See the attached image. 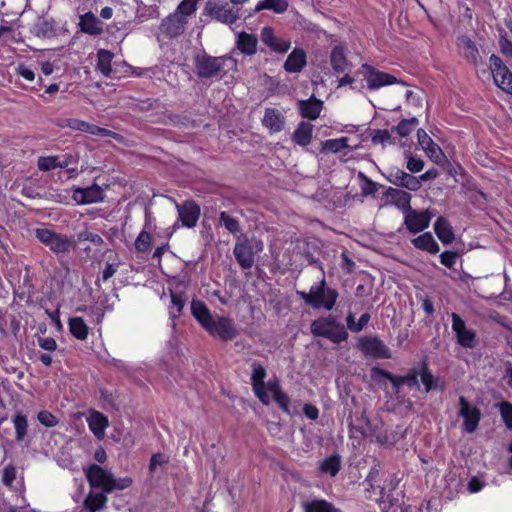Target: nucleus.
<instances>
[{"instance_id": "f257e3e1", "label": "nucleus", "mask_w": 512, "mask_h": 512, "mask_svg": "<svg viewBox=\"0 0 512 512\" xmlns=\"http://www.w3.org/2000/svg\"><path fill=\"white\" fill-rule=\"evenodd\" d=\"M371 379L378 385H382L384 380H388L392 385L394 394L398 395L403 385H407L410 389L420 390L418 378L424 387V392L429 393L432 390L443 391L444 382L435 377L426 360H422L417 366L408 370L405 375H395L385 369L372 367L370 370Z\"/></svg>"}, {"instance_id": "f03ea898", "label": "nucleus", "mask_w": 512, "mask_h": 512, "mask_svg": "<svg viewBox=\"0 0 512 512\" xmlns=\"http://www.w3.org/2000/svg\"><path fill=\"white\" fill-rule=\"evenodd\" d=\"M34 235L58 259L67 257L77 248V241L74 236L57 233L48 228H37L34 231Z\"/></svg>"}, {"instance_id": "7ed1b4c3", "label": "nucleus", "mask_w": 512, "mask_h": 512, "mask_svg": "<svg viewBox=\"0 0 512 512\" xmlns=\"http://www.w3.org/2000/svg\"><path fill=\"white\" fill-rule=\"evenodd\" d=\"M297 295L310 307L314 309L324 308L331 310L338 298V292L327 286L325 277L315 285H312L309 292L297 291Z\"/></svg>"}, {"instance_id": "20e7f679", "label": "nucleus", "mask_w": 512, "mask_h": 512, "mask_svg": "<svg viewBox=\"0 0 512 512\" xmlns=\"http://www.w3.org/2000/svg\"><path fill=\"white\" fill-rule=\"evenodd\" d=\"M195 70L200 78H212L220 72H225V67L229 69L236 66V60L231 56L213 57L206 53L195 56Z\"/></svg>"}, {"instance_id": "39448f33", "label": "nucleus", "mask_w": 512, "mask_h": 512, "mask_svg": "<svg viewBox=\"0 0 512 512\" xmlns=\"http://www.w3.org/2000/svg\"><path fill=\"white\" fill-rule=\"evenodd\" d=\"M263 247L261 240L239 235L233 248V254L239 266L248 270L255 264V257L263 251Z\"/></svg>"}, {"instance_id": "423d86ee", "label": "nucleus", "mask_w": 512, "mask_h": 512, "mask_svg": "<svg viewBox=\"0 0 512 512\" xmlns=\"http://www.w3.org/2000/svg\"><path fill=\"white\" fill-rule=\"evenodd\" d=\"M311 332L314 335L325 337L333 343H340L348 336L344 325L337 322L331 315L314 320L311 324Z\"/></svg>"}, {"instance_id": "0eeeda50", "label": "nucleus", "mask_w": 512, "mask_h": 512, "mask_svg": "<svg viewBox=\"0 0 512 512\" xmlns=\"http://www.w3.org/2000/svg\"><path fill=\"white\" fill-rule=\"evenodd\" d=\"M204 10L212 19L227 25L234 24L240 17L239 8L220 0H208Z\"/></svg>"}, {"instance_id": "6e6552de", "label": "nucleus", "mask_w": 512, "mask_h": 512, "mask_svg": "<svg viewBox=\"0 0 512 512\" xmlns=\"http://www.w3.org/2000/svg\"><path fill=\"white\" fill-rule=\"evenodd\" d=\"M85 476L92 488L101 489L102 492L110 494L113 492V474L98 464H91L85 469Z\"/></svg>"}, {"instance_id": "1a4fd4ad", "label": "nucleus", "mask_w": 512, "mask_h": 512, "mask_svg": "<svg viewBox=\"0 0 512 512\" xmlns=\"http://www.w3.org/2000/svg\"><path fill=\"white\" fill-rule=\"evenodd\" d=\"M404 216V225L412 234H417L429 227L431 219L435 213L430 209L415 210L412 207L406 211Z\"/></svg>"}, {"instance_id": "9d476101", "label": "nucleus", "mask_w": 512, "mask_h": 512, "mask_svg": "<svg viewBox=\"0 0 512 512\" xmlns=\"http://www.w3.org/2000/svg\"><path fill=\"white\" fill-rule=\"evenodd\" d=\"M266 368L257 362L252 364V375H251V385L252 390L255 396L259 399V401L263 405H268L270 403V398L267 393V383H265L266 378Z\"/></svg>"}, {"instance_id": "9b49d317", "label": "nucleus", "mask_w": 512, "mask_h": 512, "mask_svg": "<svg viewBox=\"0 0 512 512\" xmlns=\"http://www.w3.org/2000/svg\"><path fill=\"white\" fill-rule=\"evenodd\" d=\"M361 69L363 77L370 90H376L386 85L398 83L396 77L388 73L378 71L369 64H362Z\"/></svg>"}, {"instance_id": "f8f14e48", "label": "nucleus", "mask_w": 512, "mask_h": 512, "mask_svg": "<svg viewBox=\"0 0 512 512\" xmlns=\"http://www.w3.org/2000/svg\"><path fill=\"white\" fill-rule=\"evenodd\" d=\"M206 331L210 335L222 340H232L237 336V329L234 321L225 316H218L217 318L214 317Z\"/></svg>"}, {"instance_id": "ddd939ff", "label": "nucleus", "mask_w": 512, "mask_h": 512, "mask_svg": "<svg viewBox=\"0 0 512 512\" xmlns=\"http://www.w3.org/2000/svg\"><path fill=\"white\" fill-rule=\"evenodd\" d=\"M459 415L463 417V429L467 433H473L481 420V411L476 406H471L464 396L459 398Z\"/></svg>"}, {"instance_id": "4468645a", "label": "nucleus", "mask_w": 512, "mask_h": 512, "mask_svg": "<svg viewBox=\"0 0 512 512\" xmlns=\"http://www.w3.org/2000/svg\"><path fill=\"white\" fill-rule=\"evenodd\" d=\"M260 39L271 51L276 53L284 54L291 47V41L278 37L270 26H265L261 29Z\"/></svg>"}, {"instance_id": "2eb2a0df", "label": "nucleus", "mask_w": 512, "mask_h": 512, "mask_svg": "<svg viewBox=\"0 0 512 512\" xmlns=\"http://www.w3.org/2000/svg\"><path fill=\"white\" fill-rule=\"evenodd\" d=\"M386 178L395 186L404 187L410 191H417L420 189V179L399 168L390 169Z\"/></svg>"}, {"instance_id": "dca6fc26", "label": "nucleus", "mask_w": 512, "mask_h": 512, "mask_svg": "<svg viewBox=\"0 0 512 512\" xmlns=\"http://www.w3.org/2000/svg\"><path fill=\"white\" fill-rule=\"evenodd\" d=\"M452 330L455 332L457 341L466 348H473L475 333L466 327L464 320L456 313L451 314Z\"/></svg>"}, {"instance_id": "f3484780", "label": "nucleus", "mask_w": 512, "mask_h": 512, "mask_svg": "<svg viewBox=\"0 0 512 512\" xmlns=\"http://www.w3.org/2000/svg\"><path fill=\"white\" fill-rule=\"evenodd\" d=\"M186 24L187 19H184L183 15L174 12L162 21L160 30L166 36L173 38L184 32Z\"/></svg>"}, {"instance_id": "a211bd4d", "label": "nucleus", "mask_w": 512, "mask_h": 512, "mask_svg": "<svg viewBox=\"0 0 512 512\" xmlns=\"http://www.w3.org/2000/svg\"><path fill=\"white\" fill-rule=\"evenodd\" d=\"M179 220L187 228L196 226L200 217V207L193 201H186L182 205L177 204Z\"/></svg>"}, {"instance_id": "6ab92c4d", "label": "nucleus", "mask_w": 512, "mask_h": 512, "mask_svg": "<svg viewBox=\"0 0 512 512\" xmlns=\"http://www.w3.org/2000/svg\"><path fill=\"white\" fill-rule=\"evenodd\" d=\"M73 199L78 204H91L101 202L104 199L103 189L97 184L86 188H76L73 193Z\"/></svg>"}, {"instance_id": "aec40b11", "label": "nucleus", "mask_w": 512, "mask_h": 512, "mask_svg": "<svg viewBox=\"0 0 512 512\" xmlns=\"http://www.w3.org/2000/svg\"><path fill=\"white\" fill-rule=\"evenodd\" d=\"M460 55L469 63L477 65L480 60V53L474 41L468 36H459L456 42Z\"/></svg>"}, {"instance_id": "412c9836", "label": "nucleus", "mask_w": 512, "mask_h": 512, "mask_svg": "<svg viewBox=\"0 0 512 512\" xmlns=\"http://www.w3.org/2000/svg\"><path fill=\"white\" fill-rule=\"evenodd\" d=\"M267 391L272 394L274 401L284 413L292 414L290 410V397L282 390L277 378L270 379L267 382Z\"/></svg>"}, {"instance_id": "4be33fe9", "label": "nucleus", "mask_w": 512, "mask_h": 512, "mask_svg": "<svg viewBox=\"0 0 512 512\" xmlns=\"http://www.w3.org/2000/svg\"><path fill=\"white\" fill-rule=\"evenodd\" d=\"M307 64V55L302 48H294L288 55L283 68L288 73H299Z\"/></svg>"}, {"instance_id": "5701e85b", "label": "nucleus", "mask_w": 512, "mask_h": 512, "mask_svg": "<svg viewBox=\"0 0 512 512\" xmlns=\"http://www.w3.org/2000/svg\"><path fill=\"white\" fill-rule=\"evenodd\" d=\"M79 27L82 32L91 36H98L103 33L104 23L94 13L87 12L80 16Z\"/></svg>"}, {"instance_id": "b1692460", "label": "nucleus", "mask_w": 512, "mask_h": 512, "mask_svg": "<svg viewBox=\"0 0 512 512\" xmlns=\"http://www.w3.org/2000/svg\"><path fill=\"white\" fill-rule=\"evenodd\" d=\"M190 309L192 316L206 330L214 319L207 305L201 300L193 299Z\"/></svg>"}, {"instance_id": "393cba45", "label": "nucleus", "mask_w": 512, "mask_h": 512, "mask_svg": "<svg viewBox=\"0 0 512 512\" xmlns=\"http://www.w3.org/2000/svg\"><path fill=\"white\" fill-rule=\"evenodd\" d=\"M417 138L420 146L425 150L426 154L436 162L444 157L440 147L434 143L432 138L423 130H417Z\"/></svg>"}, {"instance_id": "a878e982", "label": "nucleus", "mask_w": 512, "mask_h": 512, "mask_svg": "<svg viewBox=\"0 0 512 512\" xmlns=\"http://www.w3.org/2000/svg\"><path fill=\"white\" fill-rule=\"evenodd\" d=\"M298 108L303 118L315 120L319 117L322 111L323 102L314 96H311L308 100H300L298 102Z\"/></svg>"}, {"instance_id": "bb28decb", "label": "nucleus", "mask_w": 512, "mask_h": 512, "mask_svg": "<svg viewBox=\"0 0 512 512\" xmlns=\"http://www.w3.org/2000/svg\"><path fill=\"white\" fill-rule=\"evenodd\" d=\"M235 44L242 54L252 56L257 52L258 38L255 34L242 31L237 34Z\"/></svg>"}, {"instance_id": "cd10ccee", "label": "nucleus", "mask_w": 512, "mask_h": 512, "mask_svg": "<svg viewBox=\"0 0 512 512\" xmlns=\"http://www.w3.org/2000/svg\"><path fill=\"white\" fill-rule=\"evenodd\" d=\"M385 196L403 213L411 208V194L396 188L389 187L385 192Z\"/></svg>"}, {"instance_id": "c85d7f7f", "label": "nucleus", "mask_w": 512, "mask_h": 512, "mask_svg": "<svg viewBox=\"0 0 512 512\" xmlns=\"http://www.w3.org/2000/svg\"><path fill=\"white\" fill-rule=\"evenodd\" d=\"M330 64L335 73H343L349 68V61L346 58L344 47L336 45L330 53Z\"/></svg>"}, {"instance_id": "c756f323", "label": "nucleus", "mask_w": 512, "mask_h": 512, "mask_svg": "<svg viewBox=\"0 0 512 512\" xmlns=\"http://www.w3.org/2000/svg\"><path fill=\"white\" fill-rule=\"evenodd\" d=\"M262 122L266 128H268L271 132L275 133L283 129L285 119L281 112H279L278 110L273 108H267L265 110Z\"/></svg>"}, {"instance_id": "7c9ffc66", "label": "nucleus", "mask_w": 512, "mask_h": 512, "mask_svg": "<svg viewBox=\"0 0 512 512\" xmlns=\"http://www.w3.org/2000/svg\"><path fill=\"white\" fill-rule=\"evenodd\" d=\"M434 231L443 244L448 245L454 241L453 229L446 218L442 216L437 218L434 223Z\"/></svg>"}, {"instance_id": "2f4dec72", "label": "nucleus", "mask_w": 512, "mask_h": 512, "mask_svg": "<svg viewBox=\"0 0 512 512\" xmlns=\"http://www.w3.org/2000/svg\"><path fill=\"white\" fill-rule=\"evenodd\" d=\"M411 243L415 248L426 251L430 254H436L440 250L438 243L430 232H425L418 237L413 238Z\"/></svg>"}, {"instance_id": "473e14b6", "label": "nucleus", "mask_w": 512, "mask_h": 512, "mask_svg": "<svg viewBox=\"0 0 512 512\" xmlns=\"http://www.w3.org/2000/svg\"><path fill=\"white\" fill-rule=\"evenodd\" d=\"M89 429L98 438L104 435L109 422L108 418L101 412L93 411L87 419Z\"/></svg>"}, {"instance_id": "72a5a7b5", "label": "nucleus", "mask_w": 512, "mask_h": 512, "mask_svg": "<svg viewBox=\"0 0 512 512\" xmlns=\"http://www.w3.org/2000/svg\"><path fill=\"white\" fill-rule=\"evenodd\" d=\"M106 502H107L106 493H104V492H98V493L89 492L83 502V508L86 512H98L105 506Z\"/></svg>"}, {"instance_id": "f704fd0d", "label": "nucleus", "mask_w": 512, "mask_h": 512, "mask_svg": "<svg viewBox=\"0 0 512 512\" xmlns=\"http://www.w3.org/2000/svg\"><path fill=\"white\" fill-rule=\"evenodd\" d=\"M318 469L321 474L330 475L331 477L336 476L341 469L340 455L333 454L326 457L320 462Z\"/></svg>"}, {"instance_id": "c9c22d12", "label": "nucleus", "mask_w": 512, "mask_h": 512, "mask_svg": "<svg viewBox=\"0 0 512 512\" xmlns=\"http://www.w3.org/2000/svg\"><path fill=\"white\" fill-rule=\"evenodd\" d=\"M313 125L308 122L299 123L297 129L293 133L292 139L301 146H307L312 139Z\"/></svg>"}, {"instance_id": "e433bc0d", "label": "nucleus", "mask_w": 512, "mask_h": 512, "mask_svg": "<svg viewBox=\"0 0 512 512\" xmlns=\"http://www.w3.org/2000/svg\"><path fill=\"white\" fill-rule=\"evenodd\" d=\"M304 512H342L324 499H314L303 503Z\"/></svg>"}, {"instance_id": "4c0bfd02", "label": "nucleus", "mask_w": 512, "mask_h": 512, "mask_svg": "<svg viewBox=\"0 0 512 512\" xmlns=\"http://www.w3.org/2000/svg\"><path fill=\"white\" fill-rule=\"evenodd\" d=\"M12 422L15 429V439L18 442H22L27 436L28 432V420L27 416L22 412H17L13 418Z\"/></svg>"}, {"instance_id": "58836bf2", "label": "nucleus", "mask_w": 512, "mask_h": 512, "mask_svg": "<svg viewBox=\"0 0 512 512\" xmlns=\"http://www.w3.org/2000/svg\"><path fill=\"white\" fill-rule=\"evenodd\" d=\"M33 33L39 38H52L56 35V29L53 22L39 19L33 26Z\"/></svg>"}, {"instance_id": "ea45409f", "label": "nucleus", "mask_w": 512, "mask_h": 512, "mask_svg": "<svg viewBox=\"0 0 512 512\" xmlns=\"http://www.w3.org/2000/svg\"><path fill=\"white\" fill-rule=\"evenodd\" d=\"M288 8L287 0H262L254 8V13L260 12L263 9L272 10L277 14L284 13Z\"/></svg>"}, {"instance_id": "a19ab883", "label": "nucleus", "mask_w": 512, "mask_h": 512, "mask_svg": "<svg viewBox=\"0 0 512 512\" xmlns=\"http://www.w3.org/2000/svg\"><path fill=\"white\" fill-rule=\"evenodd\" d=\"M358 348L362 352H386L382 341L377 337H362L359 339Z\"/></svg>"}, {"instance_id": "79ce46f5", "label": "nucleus", "mask_w": 512, "mask_h": 512, "mask_svg": "<svg viewBox=\"0 0 512 512\" xmlns=\"http://www.w3.org/2000/svg\"><path fill=\"white\" fill-rule=\"evenodd\" d=\"M97 69L104 75L109 76L112 68L111 62L113 59V53L106 49H101L97 53Z\"/></svg>"}, {"instance_id": "37998d69", "label": "nucleus", "mask_w": 512, "mask_h": 512, "mask_svg": "<svg viewBox=\"0 0 512 512\" xmlns=\"http://www.w3.org/2000/svg\"><path fill=\"white\" fill-rule=\"evenodd\" d=\"M219 224L223 225L226 230H228L236 238L237 236L242 235L239 221L236 218L230 216L225 211L220 212Z\"/></svg>"}, {"instance_id": "c03bdc74", "label": "nucleus", "mask_w": 512, "mask_h": 512, "mask_svg": "<svg viewBox=\"0 0 512 512\" xmlns=\"http://www.w3.org/2000/svg\"><path fill=\"white\" fill-rule=\"evenodd\" d=\"M70 332L78 339H85L88 334V326L81 317H73L69 320Z\"/></svg>"}, {"instance_id": "a18cd8bd", "label": "nucleus", "mask_w": 512, "mask_h": 512, "mask_svg": "<svg viewBox=\"0 0 512 512\" xmlns=\"http://www.w3.org/2000/svg\"><path fill=\"white\" fill-rule=\"evenodd\" d=\"M160 16L157 6H144L137 9L135 20L138 23H144L150 19H158Z\"/></svg>"}, {"instance_id": "49530a36", "label": "nucleus", "mask_w": 512, "mask_h": 512, "mask_svg": "<svg viewBox=\"0 0 512 512\" xmlns=\"http://www.w3.org/2000/svg\"><path fill=\"white\" fill-rule=\"evenodd\" d=\"M59 126L62 128H70L72 130H78L90 133L91 130V123H88L86 121L80 120V119H74V118H67L63 119L59 122Z\"/></svg>"}, {"instance_id": "de8ad7c7", "label": "nucleus", "mask_w": 512, "mask_h": 512, "mask_svg": "<svg viewBox=\"0 0 512 512\" xmlns=\"http://www.w3.org/2000/svg\"><path fill=\"white\" fill-rule=\"evenodd\" d=\"M348 147V138L341 137L338 139H329L322 143L323 152L337 153Z\"/></svg>"}, {"instance_id": "09e8293b", "label": "nucleus", "mask_w": 512, "mask_h": 512, "mask_svg": "<svg viewBox=\"0 0 512 512\" xmlns=\"http://www.w3.org/2000/svg\"><path fill=\"white\" fill-rule=\"evenodd\" d=\"M357 178L361 182V192L363 196H373L378 191L377 184L372 181L365 173L359 171Z\"/></svg>"}, {"instance_id": "8fccbe9b", "label": "nucleus", "mask_w": 512, "mask_h": 512, "mask_svg": "<svg viewBox=\"0 0 512 512\" xmlns=\"http://www.w3.org/2000/svg\"><path fill=\"white\" fill-rule=\"evenodd\" d=\"M419 121L416 117L403 119L392 131H396L401 137H407L418 125Z\"/></svg>"}, {"instance_id": "3c124183", "label": "nucleus", "mask_w": 512, "mask_h": 512, "mask_svg": "<svg viewBox=\"0 0 512 512\" xmlns=\"http://www.w3.org/2000/svg\"><path fill=\"white\" fill-rule=\"evenodd\" d=\"M75 240L77 241V244L80 242L89 241L96 247H100L104 244V240L100 235L95 234L89 230H83L78 232Z\"/></svg>"}, {"instance_id": "603ef678", "label": "nucleus", "mask_w": 512, "mask_h": 512, "mask_svg": "<svg viewBox=\"0 0 512 512\" xmlns=\"http://www.w3.org/2000/svg\"><path fill=\"white\" fill-rule=\"evenodd\" d=\"M494 81L504 92L512 95V73L509 70H505L499 76H495Z\"/></svg>"}, {"instance_id": "864d4df0", "label": "nucleus", "mask_w": 512, "mask_h": 512, "mask_svg": "<svg viewBox=\"0 0 512 512\" xmlns=\"http://www.w3.org/2000/svg\"><path fill=\"white\" fill-rule=\"evenodd\" d=\"M151 240H152V237H151L150 233H148L145 230L141 231L139 233V235L137 236L135 243H134L135 249L137 250V252H140V253L147 252L151 247Z\"/></svg>"}, {"instance_id": "5fc2aeb1", "label": "nucleus", "mask_w": 512, "mask_h": 512, "mask_svg": "<svg viewBox=\"0 0 512 512\" xmlns=\"http://www.w3.org/2000/svg\"><path fill=\"white\" fill-rule=\"evenodd\" d=\"M38 421L47 428H53L59 423L58 418L47 410H41L37 414Z\"/></svg>"}, {"instance_id": "6e6d98bb", "label": "nucleus", "mask_w": 512, "mask_h": 512, "mask_svg": "<svg viewBox=\"0 0 512 512\" xmlns=\"http://www.w3.org/2000/svg\"><path fill=\"white\" fill-rule=\"evenodd\" d=\"M58 165H60L59 156L39 157L38 159V168L41 171H50L58 168Z\"/></svg>"}, {"instance_id": "4d7b16f0", "label": "nucleus", "mask_w": 512, "mask_h": 512, "mask_svg": "<svg viewBox=\"0 0 512 512\" xmlns=\"http://www.w3.org/2000/svg\"><path fill=\"white\" fill-rule=\"evenodd\" d=\"M500 415L508 429H512V404L508 401H503L499 405Z\"/></svg>"}, {"instance_id": "13d9d810", "label": "nucleus", "mask_w": 512, "mask_h": 512, "mask_svg": "<svg viewBox=\"0 0 512 512\" xmlns=\"http://www.w3.org/2000/svg\"><path fill=\"white\" fill-rule=\"evenodd\" d=\"M197 3L193 0H183L177 7L175 13L183 15L184 19L192 15L196 11Z\"/></svg>"}, {"instance_id": "bf43d9fd", "label": "nucleus", "mask_w": 512, "mask_h": 512, "mask_svg": "<svg viewBox=\"0 0 512 512\" xmlns=\"http://www.w3.org/2000/svg\"><path fill=\"white\" fill-rule=\"evenodd\" d=\"M171 302H172L173 306L176 307V311H177V313L170 311V317L174 321V319L176 317H178L179 314L182 312L184 305H185V300H184L182 294L172 292L171 293Z\"/></svg>"}, {"instance_id": "052dcab7", "label": "nucleus", "mask_w": 512, "mask_h": 512, "mask_svg": "<svg viewBox=\"0 0 512 512\" xmlns=\"http://www.w3.org/2000/svg\"><path fill=\"white\" fill-rule=\"evenodd\" d=\"M490 68L493 74V78L495 76H499L502 74L505 70H508V68L503 64V61L501 58H499L496 55H492L490 57Z\"/></svg>"}, {"instance_id": "680f3d73", "label": "nucleus", "mask_w": 512, "mask_h": 512, "mask_svg": "<svg viewBox=\"0 0 512 512\" xmlns=\"http://www.w3.org/2000/svg\"><path fill=\"white\" fill-rule=\"evenodd\" d=\"M493 320L509 330V333L506 335V340L508 345L512 349V322H510L507 317L499 314L493 316Z\"/></svg>"}, {"instance_id": "e2e57ef3", "label": "nucleus", "mask_w": 512, "mask_h": 512, "mask_svg": "<svg viewBox=\"0 0 512 512\" xmlns=\"http://www.w3.org/2000/svg\"><path fill=\"white\" fill-rule=\"evenodd\" d=\"M15 479H16V468L12 464L5 466V468L3 470V476H2L3 484L7 487H11L12 483L14 482Z\"/></svg>"}, {"instance_id": "0e129e2a", "label": "nucleus", "mask_w": 512, "mask_h": 512, "mask_svg": "<svg viewBox=\"0 0 512 512\" xmlns=\"http://www.w3.org/2000/svg\"><path fill=\"white\" fill-rule=\"evenodd\" d=\"M458 254L454 251H444L440 255V262L447 268H453L456 264Z\"/></svg>"}, {"instance_id": "69168bd1", "label": "nucleus", "mask_w": 512, "mask_h": 512, "mask_svg": "<svg viewBox=\"0 0 512 512\" xmlns=\"http://www.w3.org/2000/svg\"><path fill=\"white\" fill-rule=\"evenodd\" d=\"M499 45L501 52L506 56L512 58V41L507 38V33H500Z\"/></svg>"}, {"instance_id": "338daca9", "label": "nucleus", "mask_w": 512, "mask_h": 512, "mask_svg": "<svg viewBox=\"0 0 512 512\" xmlns=\"http://www.w3.org/2000/svg\"><path fill=\"white\" fill-rule=\"evenodd\" d=\"M168 457L163 453H154L151 456L150 463H149V471L152 473L156 470V467L158 465H163L168 462Z\"/></svg>"}, {"instance_id": "774afa93", "label": "nucleus", "mask_w": 512, "mask_h": 512, "mask_svg": "<svg viewBox=\"0 0 512 512\" xmlns=\"http://www.w3.org/2000/svg\"><path fill=\"white\" fill-rule=\"evenodd\" d=\"M391 139L390 132L386 129H378L373 131L372 142L373 144H384Z\"/></svg>"}]
</instances>
